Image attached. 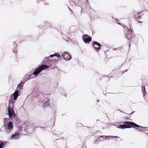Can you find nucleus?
I'll return each instance as SVG.
<instances>
[{"label":"nucleus","instance_id":"obj_12","mask_svg":"<svg viewBox=\"0 0 148 148\" xmlns=\"http://www.w3.org/2000/svg\"><path fill=\"white\" fill-rule=\"evenodd\" d=\"M50 104V99H49L45 101L43 105V107H45L48 106Z\"/></svg>","mask_w":148,"mask_h":148},{"label":"nucleus","instance_id":"obj_21","mask_svg":"<svg viewBox=\"0 0 148 148\" xmlns=\"http://www.w3.org/2000/svg\"><path fill=\"white\" fill-rule=\"evenodd\" d=\"M69 9L72 12V13H73V11L71 10L70 8L69 7Z\"/></svg>","mask_w":148,"mask_h":148},{"label":"nucleus","instance_id":"obj_5","mask_svg":"<svg viewBox=\"0 0 148 148\" xmlns=\"http://www.w3.org/2000/svg\"><path fill=\"white\" fill-rule=\"evenodd\" d=\"M84 41L85 43H89L92 40L91 38L88 35L85 34L82 36Z\"/></svg>","mask_w":148,"mask_h":148},{"label":"nucleus","instance_id":"obj_24","mask_svg":"<svg viewBox=\"0 0 148 148\" xmlns=\"http://www.w3.org/2000/svg\"><path fill=\"white\" fill-rule=\"evenodd\" d=\"M134 112H132L130 114H132L133 113H134Z\"/></svg>","mask_w":148,"mask_h":148},{"label":"nucleus","instance_id":"obj_4","mask_svg":"<svg viewBox=\"0 0 148 148\" xmlns=\"http://www.w3.org/2000/svg\"><path fill=\"white\" fill-rule=\"evenodd\" d=\"M115 137V138H119V137L118 136H100L98 138H97V140H96L95 141V143H96V142L97 140L98 141H101V140H103L105 139H107V138H109V137Z\"/></svg>","mask_w":148,"mask_h":148},{"label":"nucleus","instance_id":"obj_13","mask_svg":"<svg viewBox=\"0 0 148 148\" xmlns=\"http://www.w3.org/2000/svg\"><path fill=\"white\" fill-rule=\"evenodd\" d=\"M142 91L143 94V97H144L146 93V89L145 86H142L141 87Z\"/></svg>","mask_w":148,"mask_h":148},{"label":"nucleus","instance_id":"obj_15","mask_svg":"<svg viewBox=\"0 0 148 148\" xmlns=\"http://www.w3.org/2000/svg\"><path fill=\"white\" fill-rule=\"evenodd\" d=\"M11 98V99H10L9 100V105H10V103H11L12 104V106H14V101L13 100L12 97Z\"/></svg>","mask_w":148,"mask_h":148},{"label":"nucleus","instance_id":"obj_3","mask_svg":"<svg viewBox=\"0 0 148 148\" xmlns=\"http://www.w3.org/2000/svg\"><path fill=\"white\" fill-rule=\"evenodd\" d=\"M92 46L96 51L98 52L101 48V44L96 41H92Z\"/></svg>","mask_w":148,"mask_h":148},{"label":"nucleus","instance_id":"obj_20","mask_svg":"<svg viewBox=\"0 0 148 148\" xmlns=\"http://www.w3.org/2000/svg\"><path fill=\"white\" fill-rule=\"evenodd\" d=\"M130 30H131V31L132 32H133V30L132 29V28H131V27H130Z\"/></svg>","mask_w":148,"mask_h":148},{"label":"nucleus","instance_id":"obj_6","mask_svg":"<svg viewBox=\"0 0 148 148\" xmlns=\"http://www.w3.org/2000/svg\"><path fill=\"white\" fill-rule=\"evenodd\" d=\"M8 113L10 118L12 117H14L15 116V114L14 110L11 107L9 106L8 109Z\"/></svg>","mask_w":148,"mask_h":148},{"label":"nucleus","instance_id":"obj_26","mask_svg":"<svg viewBox=\"0 0 148 148\" xmlns=\"http://www.w3.org/2000/svg\"><path fill=\"white\" fill-rule=\"evenodd\" d=\"M125 72V71H123V73H122V74H123V73H124Z\"/></svg>","mask_w":148,"mask_h":148},{"label":"nucleus","instance_id":"obj_27","mask_svg":"<svg viewBox=\"0 0 148 148\" xmlns=\"http://www.w3.org/2000/svg\"><path fill=\"white\" fill-rule=\"evenodd\" d=\"M4 123H5V121H4Z\"/></svg>","mask_w":148,"mask_h":148},{"label":"nucleus","instance_id":"obj_19","mask_svg":"<svg viewBox=\"0 0 148 148\" xmlns=\"http://www.w3.org/2000/svg\"><path fill=\"white\" fill-rule=\"evenodd\" d=\"M140 16L139 15L138 16V17H135V19L136 20H138V19H140Z\"/></svg>","mask_w":148,"mask_h":148},{"label":"nucleus","instance_id":"obj_16","mask_svg":"<svg viewBox=\"0 0 148 148\" xmlns=\"http://www.w3.org/2000/svg\"><path fill=\"white\" fill-rule=\"evenodd\" d=\"M130 33H129L127 35V38L129 40H130L131 38H132V34L131 32H130Z\"/></svg>","mask_w":148,"mask_h":148},{"label":"nucleus","instance_id":"obj_10","mask_svg":"<svg viewBox=\"0 0 148 148\" xmlns=\"http://www.w3.org/2000/svg\"><path fill=\"white\" fill-rule=\"evenodd\" d=\"M20 137V135L19 133H16L12 135L11 136V139H18Z\"/></svg>","mask_w":148,"mask_h":148},{"label":"nucleus","instance_id":"obj_23","mask_svg":"<svg viewBox=\"0 0 148 148\" xmlns=\"http://www.w3.org/2000/svg\"><path fill=\"white\" fill-rule=\"evenodd\" d=\"M138 23H142V22H141V21H138Z\"/></svg>","mask_w":148,"mask_h":148},{"label":"nucleus","instance_id":"obj_28","mask_svg":"<svg viewBox=\"0 0 148 148\" xmlns=\"http://www.w3.org/2000/svg\"><path fill=\"white\" fill-rule=\"evenodd\" d=\"M127 71V70H125V71Z\"/></svg>","mask_w":148,"mask_h":148},{"label":"nucleus","instance_id":"obj_29","mask_svg":"<svg viewBox=\"0 0 148 148\" xmlns=\"http://www.w3.org/2000/svg\"><path fill=\"white\" fill-rule=\"evenodd\" d=\"M54 62V60H53V62Z\"/></svg>","mask_w":148,"mask_h":148},{"label":"nucleus","instance_id":"obj_14","mask_svg":"<svg viewBox=\"0 0 148 148\" xmlns=\"http://www.w3.org/2000/svg\"><path fill=\"white\" fill-rule=\"evenodd\" d=\"M23 83L21 82L17 86V89L19 90L21 89L23 86Z\"/></svg>","mask_w":148,"mask_h":148},{"label":"nucleus","instance_id":"obj_22","mask_svg":"<svg viewBox=\"0 0 148 148\" xmlns=\"http://www.w3.org/2000/svg\"><path fill=\"white\" fill-rule=\"evenodd\" d=\"M130 45H131V43L130 42L129 44V46L130 47Z\"/></svg>","mask_w":148,"mask_h":148},{"label":"nucleus","instance_id":"obj_18","mask_svg":"<svg viewBox=\"0 0 148 148\" xmlns=\"http://www.w3.org/2000/svg\"><path fill=\"white\" fill-rule=\"evenodd\" d=\"M70 3L71 5H73L75 4V2L73 1H70Z\"/></svg>","mask_w":148,"mask_h":148},{"label":"nucleus","instance_id":"obj_1","mask_svg":"<svg viewBox=\"0 0 148 148\" xmlns=\"http://www.w3.org/2000/svg\"><path fill=\"white\" fill-rule=\"evenodd\" d=\"M123 123L124 124L120 125L118 127L120 129L130 128L132 127L134 128H135L136 127H140V129H142L143 128L142 127L132 122L125 121Z\"/></svg>","mask_w":148,"mask_h":148},{"label":"nucleus","instance_id":"obj_8","mask_svg":"<svg viewBox=\"0 0 148 148\" xmlns=\"http://www.w3.org/2000/svg\"><path fill=\"white\" fill-rule=\"evenodd\" d=\"M6 128L8 129L10 131L12 130L13 127V125L12 123L10 121L8 122L6 125Z\"/></svg>","mask_w":148,"mask_h":148},{"label":"nucleus","instance_id":"obj_7","mask_svg":"<svg viewBox=\"0 0 148 148\" xmlns=\"http://www.w3.org/2000/svg\"><path fill=\"white\" fill-rule=\"evenodd\" d=\"M62 56L64 60L67 61L70 60L72 58L71 56L66 52H64L62 54Z\"/></svg>","mask_w":148,"mask_h":148},{"label":"nucleus","instance_id":"obj_2","mask_svg":"<svg viewBox=\"0 0 148 148\" xmlns=\"http://www.w3.org/2000/svg\"><path fill=\"white\" fill-rule=\"evenodd\" d=\"M49 66L46 65L42 64L36 69L33 74L34 75H36L40 73L42 70L48 69Z\"/></svg>","mask_w":148,"mask_h":148},{"label":"nucleus","instance_id":"obj_17","mask_svg":"<svg viewBox=\"0 0 148 148\" xmlns=\"http://www.w3.org/2000/svg\"><path fill=\"white\" fill-rule=\"evenodd\" d=\"M4 145V143L0 140V148H3Z\"/></svg>","mask_w":148,"mask_h":148},{"label":"nucleus","instance_id":"obj_25","mask_svg":"<svg viewBox=\"0 0 148 148\" xmlns=\"http://www.w3.org/2000/svg\"><path fill=\"white\" fill-rule=\"evenodd\" d=\"M83 9H82L81 10V12H82L83 11Z\"/></svg>","mask_w":148,"mask_h":148},{"label":"nucleus","instance_id":"obj_9","mask_svg":"<svg viewBox=\"0 0 148 148\" xmlns=\"http://www.w3.org/2000/svg\"><path fill=\"white\" fill-rule=\"evenodd\" d=\"M18 90H16L13 94L11 95V98L13 97L14 100L16 99L18 96Z\"/></svg>","mask_w":148,"mask_h":148},{"label":"nucleus","instance_id":"obj_11","mask_svg":"<svg viewBox=\"0 0 148 148\" xmlns=\"http://www.w3.org/2000/svg\"><path fill=\"white\" fill-rule=\"evenodd\" d=\"M54 56H57L58 58H60V55L59 54H58L57 53H55L54 54H53L51 55H50V56L47 58V60H49L50 58L49 57H53Z\"/></svg>","mask_w":148,"mask_h":148}]
</instances>
